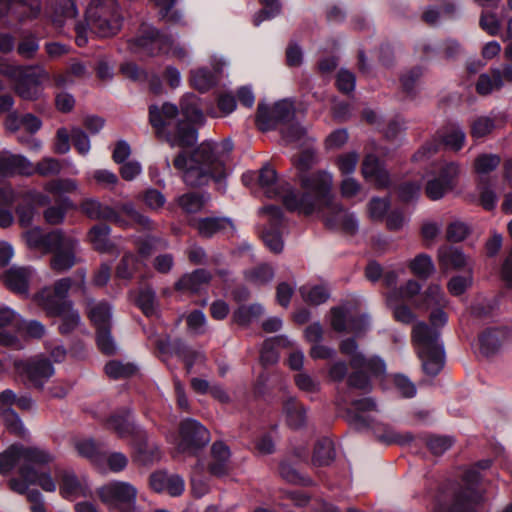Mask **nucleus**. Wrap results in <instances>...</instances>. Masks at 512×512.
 Returning a JSON list of instances; mask_svg holds the SVG:
<instances>
[{
	"label": "nucleus",
	"mask_w": 512,
	"mask_h": 512,
	"mask_svg": "<svg viewBox=\"0 0 512 512\" xmlns=\"http://www.w3.org/2000/svg\"><path fill=\"white\" fill-rule=\"evenodd\" d=\"M177 0H155V4L159 7V15L171 23H180L182 15L179 11L173 10Z\"/></svg>",
	"instance_id": "61"
},
{
	"label": "nucleus",
	"mask_w": 512,
	"mask_h": 512,
	"mask_svg": "<svg viewBox=\"0 0 512 512\" xmlns=\"http://www.w3.org/2000/svg\"><path fill=\"white\" fill-rule=\"evenodd\" d=\"M135 366L127 363L124 364L120 361H110L105 365V373L113 379L125 378L135 373Z\"/></svg>",
	"instance_id": "54"
},
{
	"label": "nucleus",
	"mask_w": 512,
	"mask_h": 512,
	"mask_svg": "<svg viewBox=\"0 0 512 512\" xmlns=\"http://www.w3.org/2000/svg\"><path fill=\"white\" fill-rule=\"evenodd\" d=\"M75 208L69 197H63L56 205L48 206L43 212V217L47 224L59 225L64 222L68 210Z\"/></svg>",
	"instance_id": "34"
},
{
	"label": "nucleus",
	"mask_w": 512,
	"mask_h": 512,
	"mask_svg": "<svg viewBox=\"0 0 512 512\" xmlns=\"http://www.w3.org/2000/svg\"><path fill=\"white\" fill-rule=\"evenodd\" d=\"M446 298L437 284H430L425 290L421 301L415 303V306L420 309L438 308L446 306Z\"/></svg>",
	"instance_id": "37"
},
{
	"label": "nucleus",
	"mask_w": 512,
	"mask_h": 512,
	"mask_svg": "<svg viewBox=\"0 0 512 512\" xmlns=\"http://www.w3.org/2000/svg\"><path fill=\"white\" fill-rule=\"evenodd\" d=\"M501 85L498 84V79L491 70L489 73H483L479 76L475 89L479 95L486 96L492 93L494 90L501 89Z\"/></svg>",
	"instance_id": "55"
},
{
	"label": "nucleus",
	"mask_w": 512,
	"mask_h": 512,
	"mask_svg": "<svg viewBox=\"0 0 512 512\" xmlns=\"http://www.w3.org/2000/svg\"><path fill=\"white\" fill-rule=\"evenodd\" d=\"M264 309L260 304H251L241 306L234 312V320L240 325H248L254 319L258 318Z\"/></svg>",
	"instance_id": "52"
},
{
	"label": "nucleus",
	"mask_w": 512,
	"mask_h": 512,
	"mask_svg": "<svg viewBox=\"0 0 512 512\" xmlns=\"http://www.w3.org/2000/svg\"><path fill=\"white\" fill-rule=\"evenodd\" d=\"M495 119L489 116L477 117L471 123V135L474 138H482L490 134L495 128Z\"/></svg>",
	"instance_id": "56"
},
{
	"label": "nucleus",
	"mask_w": 512,
	"mask_h": 512,
	"mask_svg": "<svg viewBox=\"0 0 512 512\" xmlns=\"http://www.w3.org/2000/svg\"><path fill=\"white\" fill-rule=\"evenodd\" d=\"M153 36H157V29L150 25L142 24L138 34L129 41V46L135 53L148 56L149 51H152L150 46Z\"/></svg>",
	"instance_id": "32"
},
{
	"label": "nucleus",
	"mask_w": 512,
	"mask_h": 512,
	"mask_svg": "<svg viewBox=\"0 0 512 512\" xmlns=\"http://www.w3.org/2000/svg\"><path fill=\"white\" fill-rule=\"evenodd\" d=\"M138 490L126 481H112L98 489L100 500L111 509L136 504Z\"/></svg>",
	"instance_id": "14"
},
{
	"label": "nucleus",
	"mask_w": 512,
	"mask_h": 512,
	"mask_svg": "<svg viewBox=\"0 0 512 512\" xmlns=\"http://www.w3.org/2000/svg\"><path fill=\"white\" fill-rule=\"evenodd\" d=\"M32 270L26 267H11L4 274V282L9 290L22 296H27Z\"/></svg>",
	"instance_id": "27"
},
{
	"label": "nucleus",
	"mask_w": 512,
	"mask_h": 512,
	"mask_svg": "<svg viewBox=\"0 0 512 512\" xmlns=\"http://www.w3.org/2000/svg\"><path fill=\"white\" fill-rule=\"evenodd\" d=\"M57 16L73 19L78 15L76 0H50Z\"/></svg>",
	"instance_id": "63"
},
{
	"label": "nucleus",
	"mask_w": 512,
	"mask_h": 512,
	"mask_svg": "<svg viewBox=\"0 0 512 512\" xmlns=\"http://www.w3.org/2000/svg\"><path fill=\"white\" fill-rule=\"evenodd\" d=\"M439 262L445 267L453 269H461L467 264L464 253L458 248L443 247L438 251Z\"/></svg>",
	"instance_id": "44"
},
{
	"label": "nucleus",
	"mask_w": 512,
	"mask_h": 512,
	"mask_svg": "<svg viewBox=\"0 0 512 512\" xmlns=\"http://www.w3.org/2000/svg\"><path fill=\"white\" fill-rule=\"evenodd\" d=\"M300 185L304 192L298 199L293 193L285 196L284 205L289 211H299L304 215L322 212L326 227L341 229L349 235L359 230V221L354 213L334 201L331 194L332 178L326 172L300 175Z\"/></svg>",
	"instance_id": "1"
},
{
	"label": "nucleus",
	"mask_w": 512,
	"mask_h": 512,
	"mask_svg": "<svg viewBox=\"0 0 512 512\" xmlns=\"http://www.w3.org/2000/svg\"><path fill=\"white\" fill-rule=\"evenodd\" d=\"M192 82L198 90L204 92L215 84V78L210 70L201 68L192 72Z\"/></svg>",
	"instance_id": "64"
},
{
	"label": "nucleus",
	"mask_w": 512,
	"mask_h": 512,
	"mask_svg": "<svg viewBox=\"0 0 512 512\" xmlns=\"http://www.w3.org/2000/svg\"><path fill=\"white\" fill-rule=\"evenodd\" d=\"M274 275V269L266 263L247 269L244 272L246 281L255 286L268 284L273 280Z\"/></svg>",
	"instance_id": "43"
},
{
	"label": "nucleus",
	"mask_w": 512,
	"mask_h": 512,
	"mask_svg": "<svg viewBox=\"0 0 512 512\" xmlns=\"http://www.w3.org/2000/svg\"><path fill=\"white\" fill-rule=\"evenodd\" d=\"M353 369H361L372 375H381L385 372V363L379 357L367 358L364 355H357L350 360Z\"/></svg>",
	"instance_id": "45"
},
{
	"label": "nucleus",
	"mask_w": 512,
	"mask_h": 512,
	"mask_svg": "<svg viewBox=\"0 0 512 512\" xmlns=\"http://www.w3.org/2000/svg\"><path fill=\"white\" fill-rule=\"evenodd\" d=\"M121 21L116 0H96L86 10L87 25L99 37L115 35L120 30Z\"/></svg>",
	"instance_id": "9"
},
{
	"label": "nucleus",
	"mask_w": 512,
	"mask_h": 512,
	"mask_svg": "<svg viewBox=\"0 0 512 512\" xmlns=\"http://www.w3.org/2000/svg\"><path fill=\"white\" fill-rule=\"evenodd\" d=\"M212 280V274L206 269H195L183 274L174 284L178 292L198 294Z\"/></svg>",
	"instance_id": "21"
},
{
	"label": "nucleus",
	"mask_w": 512,
	"mask_h": 512,
	"mask_svg": "<svg viewBox=\"0 0 512 512\" xmlns=\"http://www.w3.org/2000/svg\"><path fill=\"white\" fill-rule=\"evenodd\" d=\"M421 290V285L416 280H408L399 289H393L387 295V301L391 305L392 301L412 299L418 295Z\"/></svg>",
	"instance_id": "49"
},
{
	"label": "nucleus",
	"mask_w": 512,
	"mask_h": 512,
	"mask_svg": "<svg viewBox=\"0 0 512 512\" xmlns=\"http://www.w3.org/2000/svg\"><path fill=\"white\" fill-rule=\"evenodd\" d=\"M422 75L423 70L419 66H415L401 75L402 89L407 95L412 96L416 93V86Z\"/></svg>",
	"instance_id": "53"
},
{
	"label": "nucleus",
	"mask_w": 512,
	"mask_h": 512,
	"mask_svg": "<svg viewBox=\"0 0 512 512\" xmlns=\"http://www.w3.org/2000/svg\"><path fill=\"white\" fill-rule=\"evenodd\" d=\"M179 451L183 453L195 454L198 450L205 447L210 441L209 431L197 420L185 419L181 422Z\"/></svg>",
	"instance_id": "15"
},
{
	"label": "nucleus",
	"mask_w": 512,
	"mask_h": 512,
	"mask_svg": "<svg viewBox=\"0 0 512 512\" xmlns=\"http://www.w3.org/2000/svg\"><path fill=\"white\" fill-rule=\"evenodd\" d=\"M211 456L212 460L208 465L209 472L217 477L226 475L231 456L229 447L221 441H216L211 447Z\"/></svg>",
	"instance_id": "28"
},
{
	"label": "nucleus",
	"mask_w": 512,
	"mask_h": 512,
	"mask_svg": "<svg viewBox=\"0 0 512 512\" xmlns=\"http://www.w3.org/2000/svg\"><path fill=\"white\" fill-rule=\"evenodd\" d=\"M173 45L171 36L161 33L157 29V36H153L151 46L152 51H149L148 56H157L160 54H169Z\"/></svg>",
	"instance_id": "59"
},
{
	"label": "nucleus",
	"mask_w": 512,
	"mask_h": 512,
	"mask_svg": "<svg viewBox=\"0 0 512 512\" xmlns=\"http://www.w3.org/2000/svg\"><path fill=\"white\" fill-rule=\"evenodd\" d=\"M53 459V455L45 449L13 444L0 453V473L6 475L18 466L20 476L26 481L38 484L46 492H54L56 484L51 474L38 471Z\"/></svg>",
	"instance_id": "4"
},
{
	"label": "nucleus",
	"mask_w": 512,
	"mask_h": 512,
	"mask_svg": "<svg viewBox=\"0 0 512 512\" xmlns=\"http://www.w3.org/2000/svg\"><path fill=\"white\" fill-rule=\"evenodd\" d=\"M361 172L363 177L374 183L378 188H386L390 185V175L383 162L373 154L365 156L362 162Z\"/></svg>",
	"instance_id": "22"
},
{
	"label": "nucleus",
	"mask_w": 512,
	"mask_h": 512,
	"mask_svg": "<svg viewBox=\"0 0 512 512\" xmlns=\"http://www.w3.org/2000/svg\"><path fill=\"white\" fill-rule=\"evenodd\" d=\"M286 421L292 429H300L306 425L307 409L296 398H289L283 405Z\"/></svg>",
	"instance_id": "30"
},
{
	"label": "nucleus",
	"mask_w": 512,
	"mask_h": 512,
	"mask_svg": "<svg viewBox=\"0 0 512 512\" xmlns=\"http://www.w3.org/2000/svg\"><path fill=\"white\" fill-rule=\"evenodd\" d=\"M79 210L91 220L108 221L124 229L130 228L133 224L148 231L155 229L154 222L138 211L131 201L118 203L112 207L96 198H86L80 203Z\"/></svg>",
	"instance_id": "8"
},
{
	"label": "nucleus",
	"mask_w": 512,
	"mask_h": 512,
	"mask_svg": "<svg viewBox=\"0 0 512 512\" xmlns=\"http://www.w3.org/2000/svg\"><path fill=\"white\" fill-rule=\"evenodd\" d=\"M408 267L418 278L426 280L435 272V265L430 255L420 253L410 260Z\"/></svg>",
	"instance_id": "40"
},
{
	"label": "nucleus",
	"mask_w": 512,
	"mask_h": 512,
	"mask_svg": "<svg viewBox=\"0 0 512 512\" xmlns=\"http://www.w3.org/2000/svg\"><path fill=\"white\" fill-rule=\"evenodd\" d=\"M97 345L99 350L106 355H114L117 351L116 344L111 336L110 327L97 329Z\"/></svg>",
	"instance_id": "60"
},
{
	"label": "nucleus",
	"mask_w": 512,
	"mask_h": 512,
	"mask_svg": "<svg viewBox=\"0 0 512 512\" xmlns=\"http://www.w3.org/2000/svg\"><path fill=\"white\" fill-rule=\"evenodd\" d=\"M443 308L438 307L431 312L429 316L431 326L425 322H418L412 330V340L416 345L423 371L432 377L440 373L445 363L444 346L439 340L440 328L444 327L448 321Z\"/></svg>",
	"instance_id": "5"
},
{
	"label": "nucleus",
	"mask_w": 512,
	"mask_h": 512,
	"mask_svg": "<svg viewBox=\"0 0 512 512\" xmlns=\"http://www.w3.org/2000/svg\"><path fill=\"white\" fill-rule=\"evenodd\" d=\"M466 141L463 128L455 123H450L439 129L433 139L425 143L414 155L416 160L430 157L435 154L441 145L455 152L462 149Z\"/></svg>",
	"instance_id": "11"
},
{
	"label": "nucleus",
	"mask_w": 512,
	"mask_h": 512,
	"mask_svg": "<svg viewBox=\"0 0 512 512\" xmlns=\"http://www.w3.org/2000/svg\"><path fill=\"white\" fill-rule=\"evenodd\" d=\"M33 175V164L24 156L9 151L0 152V175Z\"/></svg>",
	"instance_id": "23"
},
{
	"label": "nucleus",
	"mask_w": 512,
	"mask_h": 512,
	"mask_svg": "<svg viewBox=\"0 0 512 512\" xmlns=\"http://www.w3.org/2000/svg\"><path fill=\"white\" fill-rule=\"evenodd\" d=\"M23 237L30 249L39 250L43 254L53 253L50 267L56 273H64L78 262L79 242L62 229L44 233L41 228L35 227L27 230Z\"/></svg>",
	"instance_id": "6"
},
{
	"label": "nucleus",
	"mask_w": 512,
	"mask_h": 512,
	"mask_svg": "<svg viewBox=\"0 0 512 512\" xmlns=\"http://www.w3.org/2000/svg\"><path fill=\"white\" fill-rule=\"evenodd\" d=\"M137 252L143 257H149L156 250H166L169 247V242L165 238L147 235L143 238H139L136 242Z\"/></svg>",
	"instance_id": "42"
},
{
	"label": "nucleus",
	"mask_w": 512,
	"mask_h": 512,
	"mask_svg": "<svg viewBox=\"0 0 512 512\" xmlns=\"http://www.w3.org/2000/svg\"><path fill=\"white\" fill-rule=\"evenodd\" d=\"M149 486L156 493H167L172 497H178L184 492L185 482L178 474L155 471L149 477Z\"/></svg>",
	"instance_id": "19"
},
{
	"label": "nucleus",
	"mask_w": 512,
	"mask_h": 512,
	"mask_svg": "<svg viewBox=\"0 0 512 512\" xmlns=\"http://www.w3.org/2000/svg\"><path fill=\"white\" fill-rule=\"evenodd\" d=\"M75 449L80 456L92 462H97L100 459L99 446L92 439L77 441L75 443Z\"/></svg>",
	"instance_id": "62"
},
{
	"label": "nucleus",
	"mask_w": 512,
	"mask_h": 512,
	"mask_svg": "<svg viewBox=\"0 0 512 512\" xmlns=\"http://www.w3.org/2000/svg\"><path fill=\"white\" fill-rule=\"evenodd\" d=\"M491 460L485 459L467 469L462 476V483H455L447 487L439 497V505L444 512H474V508L483 499L479 488L481 474L476 469H487Z\"/></svg>",
	"instance_id": "7"
},
{
	"label": "nucleus",
	"mask_w": 512,
	"mask_h": 512,
	"mask_svg": "<svg viewBox=\"0 0 512 512\" xmlns=\"http://www.w3.org/2000/svg\"><path fill=\"white\" fill-rule=\"evenodd\" d=\"M192 226L203 238H211L217 233L226 231L228 228L235 230L232 219L228 217H204L195 220Z\"/></svg>",
	"instance_id": "26"
},
{
	"label": "nucleus",
	"mask_w": 512,
	"mask_h": 512,
	"mask_svg": "<svg viewBox=\"0 0 512 512\" xmlns=\"http://www.w3.org/2000/svg\"><path fill=\"white\" fill-rule=\"evenodd\" d=\"M135 304L146 317L156 315L158 301L155 290L150 286L140 288L135 298Z\"/></svg>",
	"instance_id": "36"
},
{
	"label": "nucleus",
	"mask_w": 512,
	"mask_h": 512,
	"mask_svg": "<svg viewBox=\"0 0 512 512\" xmlns=\"http://www.w3.org/2000/svg\"><path fill=\"white\" fill-rule=\"evenodd\" d=\"M14 368L36 388H42L45 382L54 374V367L51 362L41 357L15 360Z\"/></svg>",
	"instance_id": "16"
},
{
	"label": "nucleus",
	"mask_w": 512,
	"mask_h": 512,
	"mask_svg": "<svg viewBox=\"0 0 512 512\" xmlns=\"http://www.w3.org/2000/svg\"><path fill=\"white\" fill-rule=\"evenodd\" d=\"M111 229L106 224L94 225L90 231V240L93 243L96 250L104 252L107 251L110 246V235Z\"/></svg>",
	"instance_id": "47"
},
{
	"label": "nucleus",
	"mask_w": 512,
	"mask_h": 512,
	"mask_svg": "<svg viewBox=\"0 0 512 512\" xmlns=\"http://www.w3.org/2000/svg\"><path fill=\"white\" fill-rule=\"evenodd\" d=\"M177 203L186 213H197L203 208L205 200L203 195L190 192L178 197Z\"/></svg>",
	"instance_id": "51"
},
{
	"label": "nucleus",
	"mask_w": 512,
	"mask_h": 512,
	"mask_svg": "<svg viewBox=\"0 0 512 512\" xmlns=\"http://www.w3.org/2000/svg\"><path fill=\"white\" fill-rule=\"evenodd\" d=\"M278 470L280 477L290 484L304 487L313 485V480L297 470L289 458H285L279 463Z\"/></svg>",
	"instance_id": "35"
},
{
	"label": "nucleus",
	"mask_w": 512,
	"mask_h": 512,
	"mask_svg": "<svg viewBox=\"0 0 512 512\" xmlns=\"http://www.w3.org/2000/svg\"><path fill=\"white\" fill-rule=\"evenodd\" d=\"M268 216L269 224L262 231V239L265 246L275 254L283 251L284 241L279 228L283 221L282 209L275 205L264 206L259 210Z\"/></svg>",
	"instance_id": "17"
},
{
	"label": "nucleus",
	"mask_w": 512,
	"mask_h": 512,
	"mask_svg": "<svg viewBox=\"0 0 512 512\" xmlns=\"http://www.w3.org/2000/svg\"><path fill=\"white\" fill-rule=\"evenodd\" d=\"M134 460L142 465H150L160 458L159 448L150 443L143 429L132 438Z\"/></svg>",
	"instance_id": "24"
},
{
	"label": "nucleus",
	"mask_w": 512,
	"mask_h": 512,
	"mask_svg": "<svg viewBox=\"0 0 512 512\" xmlns=\"http://www.w3.org/2000/svg\"><path fill=\"white\" fill-rule=\"evenodd\" d=\"M55 317H60L62 319L61 324L59 325V332L63 335L71 333L80 324V315L77 310L73 309V306L63 314L56 315Z\"/></svg>",
	"instance_id": "58"
},
{
	"label": "nucleus",
	"mask_w": 512,
	"mask_h": 512,
	"mask_svg": "<svg viewBox=\"0 0 512 512\" xmlns=\"http://www.w3.org/2000/svg\"><path fill=\"white\" fill-rule=\"evenodd\" d=\"M72 284L70 277L61 278L55 281L52 287H45L36 295L39 306L48 316L61 315L73 306L68 299Z\"/></svg>",
	"instance_id": "10"
},
{
	"label": "nucleus",
	"mask_w": 512,
	"mask_h": 512,
	"mask_svg": "<svg viewBox=\"0 0 512 512\" xmlns=\"http://www.w3.org/2000/svg\"><path fill=\"white\" fill-rule=\"evenodd\" d=\"M335 459L334 443L329 438L320 439L314 448L313 464L316 466H328Z\"/></svg>",
	"instance_id": "38"
},
{
	"label": "nucleus",
	"mask_w": 512,
	"mask_h": 512,
	"mask_svg": "<svg viewBox=\"0 0 512 512\" xmlns=\"http://www.w3.org/2000/svg\"><path fill=\"white\" fill-rule=\"evenodd\" d=\"M107 427L117 433L120 438L128 436L133 438L142 430L132 420V412L129 408H123L111 415L107 420Z\"/></svg>",
	"instance_id": "25"
},
{
	"label": "nucleus",
	"mask_w": 512,
	"mask_h": 512,
	"mask_svg": "<svg viewBox=\"0 0 512 512\" xmlns=\"http://www.w3.org/2000/svg\"><path fill=\"white\" fill-rule=\"evenodd\" d=\"M78 188L77 181L71 178L53 179L44 185V190L53 195L73 193L76 192Z\"/></svg>",
	"instance_id": "48"
},
{
	"label": "nucleus",
	"mask_w": 512,
	"mask_h": 512,
	"mask_svg": "<svg viewBox=\"0 0 512 512\" xmlns=\"http://www.w3.org/2000/svg\"><path fill=\"white\" fill-rule=\"evenodd\" d=\"M508 332L505 328L496 327L485 330L479 336L480 352L489 357L496 354L507 338Z\"/></svg>",
	"instance_id": "29"
},
{
	"label": "nucleus",
	"mask_w": 512,
	"mask_h": 512,
	"mask_svg": "<svg viewBox=\"0 0 512 512\" xmlns=\"http://www.w3.org/2000/svg\"><path fill=\"white\" fill-rule=\"evenodd\" d=\"M86 305L88 316L97 329L110 327L111 307L107 302L96 303L93 299H87Z\"/></svg>",
	"instance_id": "31"
},
{
	"label": "nucleus",
	"mask_w": 512,
	"mask_h": 512,
	"mask_svg": "<svg viewBox=\"0 0 512 512\" xmlns=\"http://www.w3.org/2000/svg\"><path fill=\"white\" fill-rule=\"evenodd\" d=\"M258 184L264 190V193L267 198H277L280 197L284 202L285 196L289 194H294L298 199L301 198V195H298L289 184L278 185L277 183V173L276 171L269 165L263 166L259 171L258 176Z\"/></svg>",
	"instance_id": "20"
},
{
	"label": "nucleus",
	"mask_w": 512,
	"mask_h": 512,
	"mask_svg": "<svg viewBox=\"0 0 512 512\" xmlns=\"http://www.w3.org/2000/svg\"><path fill=\"white\" fill-rule=\"evenodd\" d=\"M295 118L293 102L283 99L276 102L273 107L258 104L257 122L262 131L275 129L279 124H288Z\"/></svg>",
	"instance_id": "13"
},
{
	"label": "nucleus",
	"mask_w": 512,
	"mask_h": 512,
	"mask_svg": "<svg viewBox=\"0 0 512 512\" xmlns=\"http://www.w3.org/2000/svg\"><path fill=\"white\" fill-rule=\"evenodd\" d=\"M153 36H157V29L150 25L142 24L138 34L129 41V46L135 53L148 56L149 51H152L150 46Z\"/></svg>",
	"instance_id": "33"
},
{
	"label": "nucleus",
	"mask_w": 512,
	"mask_h": 512,
	"mask_svg": "<svg viewBox=\"0 0 512 512\" xmlns=\"http://www.w3.org/2000/svg\"><path fill=\"white\" fill-rule=\"evenodd\" d=\"M49 73L41 65L22 66L19 75L12 80L15 93L23 100H37L42 92V84L49 80Z\"/></svg>",
	"instance_id": "12"
},
{
	"label": "nucleus",
	"mask_w": 512,
	"mask_h": 512,
	"mask_svg": "<svg viewBox=\"0 0 512 512\" xmlns=\"http://www.w3.org/2000/svg\"><path fill=\"white\" fill-rule=\"evenodd\" d=\"M460 173V167L456 162L445 163L440 169L439 176L427 181L425 193L433 201L439 200L446 193L452 191L455 186V179Z\"/></svg>",
	"instance_id": "18"
},
{
	"label": "nucleus",
	"mask_w": 512,
	"mask_h": 512,
	"mask_svg": "<svg viewBox=\"0 0 512 512\" xmlns=\"http://www.w3.org/2000/svg\"><path fill=\"white\" fill-rule=\"evenodd\" d=\"M300 293L304 301L312 305L323 304L330 296L328 289L323 285H304L300 288Z\"/></svg>",
	"instance_id": "46"
},
{
	"label": "nucleus",
	"mask_w": 512,
	"mask_h": 512,
	"mask_svg": "<svg viewBox=\"0 0 512 512\" xmlns=\"http://www.w3.org/2000/svg\"><path fill=\"white\" fill-rule=\"evenodd\" d=\"M425 443L434 455H442L452 447L454 440L449 436L429 435L425 438Z\"/></svg>",
	"instance_id": "57"
},
{
	"label": "nucleus",
	"mask_w": 512,
	"mask_h": 512,
	"mask_svg": "<svg viewBox=\"0 0 512 512\" xmlns=\"http://www.w3.org/2000/svg\"><path fill=\"white\" fill-rule=\"evenodd\" d=\"M231 140L221 143L203 141L188 156L186 152H179L173 160V166L181 172L183 182L190 187L207 185L214 180L219 188H225L226 178L223 155L232 151Z\"/></svg>",
	"instance_id": "3"
},
{
	"label": "nucleus",
	"mask_w": 512,
	"mask_h": 512,
	"mask_svg": "<svg viewBox=\"0 0 512 512\" xmlns=\"http://www.w3.org/2000/svg\"><path fill=\"white\" fill-rule=\"evenodd\" d=\"M180 111L185 120L177 119L179 109L175 104L166 102L161 108L150 105L149 123L156 134L164 137L171 147H192L198 140V131L193 124L204 123V115L197 96L184 95L180 100Z\"/></svg>",
	"instance_id": "2"
},
{
	"label": "nucleus",
	"mask_w": 512,
	"mask_h": 512,
	"mask_svg": "<svg viewBox=\"0 0 512 512\" xmlns=\"http://www.w3.org/2000/svg\"><path fill=\"white\" fill-rule=\"evenodd\" d=\"M139 268L137 255L128 251L123 254L115 268V276L119 279L130 281Z\"/></svg>",
	"instance_id": "39"
},
{
	"label": "nucleus",
	"mask_w": 512,
	"mask_h": 512,
	"mask_svg": "<svg viewBox=\"0 0 512 512\" xmlns=\"http://www.w3.org/2000/svg\"><path fill=\"white\" fill-rule=\"evenodd\" d=\"M62 171L60 160L52 157H45L35 166H33V174L36 173L42 177L56 176Z\"/></svg>",
	"instance_id": "50"
},
{
	"label": "nucleus",
	"mask_w": 512,
	"mask_h": 512,
	"mask_svg": "<svg viewBox=\"0 0 512 512\" xmlns=\"http://www.w3.org/2000/svg\"><path fill=\"white\" fill-rule=\"evenodd\" d=\"M83 487L73 471L65 470L61 474L60 494L66 499L82 495Z\"/></svg>",
	"instance_id": "41"
}]
</instances>
